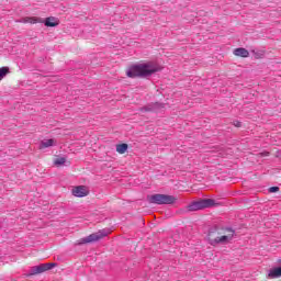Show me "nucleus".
I'll use <instances>...</instances> for the list:
<instances>
[{
  "instance_id": "obj_11",
  "label": "nucleus",
  "mask_w": 281,
  "mask_h": 281,
  "mask_svg": "<svg viewBox=\"0 0 281 281\" xmlns=\"http://www.w3.org/2000/svg\"><path fill=\"white\" fill-rule=\"evenodd\" d=\"M126 150H128V144L122 143V144L116 145V153H119L120 155H124V153H126Z\"/></svg>"
},
{
  "instance_id": "obj_16",
  "label": "nucleus",
  "mask_w": 281,
  "mask_h": 281,
  "mask_svg": "<svg viewBox=\"0 0 281 281\" xmlns=\"http://www.w3.org/2000/svg\"><path fill=\"white\" fill-rule=\"evenodd\" d=\"M269 192H270V193L280 192V187H270V188H269Z\"/></svg>"
},
{
  "instance_id": "obj_9",
  "label": "nucleus",
  "mask_w": 281,
  "mask_h": 281,
  "mask_svg": "<svg viewBox=\"0 0 281 281\" xmlns=\"http://www.w3.org/2000/svg\"><path fill=\"white\" fill-rule=\"evenodd\" d=\"M72 194L78 199H82L83 196L89 195V190H87V187L85 186H78L72 189Z\"/></svg>"
},
{
  "instance_id": "obj_7",
  "label": "nucleus",
  "mask_w": 281,
  "mask_h": 281,
  "mask_svg": "<svg viewBox=\"0 0 281 281\" xmlns=\"http://www.w3.org/2000/svg\"><path fill=\"white\" fill-rule=\"evenodd\" d=\"M105 236H109V232L106 229H101L97 233H92L87 237H83L79 240L78 245H87L89 243H98V240H102V238H105Z\"/></svg>"
},
{
  "instance_id": "obj_12",
  "label": "nucleus",
  "mask_w": 281,
  "mask_h": 281,
  "mask_svg": "<svg viewBox=\"0 0 281 281\" xmlns=\"http://www.w3.org/2000/svg\"><path fill=\"white\" fill-rule=\"evenodd\" d=\"M52 146H54V139L53 138L42 140L41 144H40V148H49Z\"/></svg>"
},
{
  "instance_id": "obj_8",
  "label": "nucleus",
  "mask_w": 281,
  "mask_h": 281,
  "mask_svg": "<svg viewBox=\"0 0 281 281\" xmlns=\"http://www.w3.org/2000/svg\"><path fill=\"white\" fill-rule=\"evenodd\" d=\"M165 106L166 104L164 103L155 102L140 108L139 111H142V113H157V111H161Z\"/></svg>"
},
{
  "instance_id": "obj_17",
  "label": "nucleus",
  "mask_w": 281,
  "mask_h": 281,
  "mask_svg": "<svg viewBox=\"0 0 281 281\" xmlns=\"http://www.w3.org/2000/svg\"><path fill=\"white\" fill-rule=\"evenodd\" d=\"M269 151H262L259 154V157H269Z\"/></svg>"
},
{
  "instance_id": "obj_2",
  "label": "nucleus",
  "mask_w": 281,
  "mask_h": 281,
  "mask_svg": "<svg viewBox=\"0 0 281 281\" xmlns=\"http://www.w3.org/2000/svg\"><path fill=\"white\" fill-rule=\"evenodd\" d=\"M158 71H161V66L153 61H148L144 64L132 65L127 69L126 76L127 78H150L153 74H157Z\"/></svg>"
},
{
  "instance_id": "obj_1",
  "label": "nucleus",
  "mask_w": 281,
  "mask_h": 281,
  "mask_svg": "<svg viewBox=\"0 0 281 281\" xmlns=\"http://www.w3.org/2000/svg\"><path fill=\"white\" fill-rule=\"evenodd\" d=\"M234 234H236V231L232 227L213 225L209 228L206 240L212 247L228 245V243L234 239Z\"/></svg>"
},
{
  "instance_id": "obj_14",
  "label": "nucleus",
  "mask_w": 281,
  "mask_h": 281,
  "mask_svg": "<svg viewBox=\"0 0 281 281\" xmlns=\"http://www.w3.org/2000/svg\"><path fill=\"white\" fill-rule=\"evenodd\" d=\"M67 161L66 157H59L54 160L55 166H64V164Z\"/></svg>"
},
{
  "instance_id": "obj_15",
  "label": "nucleus",
  "mask_w": 281,
  "mask_h": 281,
  "mask_svg": "<svg viewBox=\"0 0 281 281\" xmlns=\"http://www.w3.org/2000/svg\"><path fill=\"white\" fill-rule=\"evenodd\" d=\"M255 58H265V52L262 50H252Z\"/></svg>"
},
{
  "instance_id": "obj_18",
  "label": "nucleus",
  "mask_w": 281,
  "mask_h": 281,
  "mask_svg": "<svg viewBox=\"0 0 281 281\" xmlns=\"http://www.w3.org/2000/svg\"><path fill=\"white\" fill-rule=\"evenodd\" d=\"M234 125H235L237 128H240L241 123H240L239 121H236V122L234 123Z\"/></svg>"
},
{
  "instance_id": "obj_10",
  "label": "nucleus",
  "mask_w": 281,
  "mask_h": 281,
  "mask_svg": "<svg viewBox=\"0 0 281 281\" xmlns=\"http://www.w3.org/2000/svg\"><path fill=\"white\" fill-rule=\"evenodd\" d=\"M233 54L235 56H239L240 58H249V50H247V48H243V47L235 48Z\"/></svg>"
},
{
  "instance_id": "obj_13",
  "label": "nucleus",
  "mask_w": 281,
  "mask_h": 281,
  "mask_svg": "<svg viewBox=\"0 0 281 281\" xmlns=\"http://www.w3.org/2000/svg\"><path fill=\"white\" fill-rule=\"evenodd\" d=\"M10 74V68L9 67H1L0 68V80H3L5 76Z\"/></svg>"
},
{
  "instance_id": "obj_5",
  "label": "nucleus",
  "mask_w": 281,
  "mask_h": 281,
  "mask_svg": "<svg viewBox=\"0 0 281 281\" xmlns=\"http://www.w3.org/2000/svg\"><path fill=\"white\" fill-rule=\"evenodd\" d=\"M23 23H31V24L44 23L46 27H57V25H59L60 22L58 21V18L49 16V18H46L45 20L41 18H25L23 20Z\"/></svg>"
},
{
  "instance_id": "obj_4",
  "label": "nucleus",
  "mask_w": 281,
  "mask_h": 281,
  "mask_svg": "<svg viewBox=\"0 0 281 281\" xmlns=\"http://www.w3.org/2000/svg\"><path fill=\"white\" fill-rule=\"evenodd\" d=\"M214 205H216L214 199H200L187 205V210L188 212H199V210H207V207H214Z\"/></svg>"
},
{
  "instance_id": "obj_3",
  "label": "nucleus",
  "mask_w": 281,
  "mask_h": 281,
  "mask_svg": "<svg viewBox=\"0 0 281 281\" xmlns=\"http://www.w3.org/2000/svg\"><path fill=\"white\" fill-rule=\"evenodd\" d=\"M147 201L154 205H175L178 199L175 195L156 193L148 195Z\"/></svg>"
},
{
  "instance_id": "obj_6",
  "label": "nucleus",
  "mask_w": 281,
  "mask_h": 281,
  "mask_svg": "<svg viewBox=\"0 0 281 281\" xmlns=\"http://www.w3.org/2000/svg\"><path fill=\"white\" fill-rule=\"evenodd\" d=\"M58 263L50 262V263H42L38 266L32 267L29 272L25 274L26 278H32V276H38V273H45V271H50L54 267H57Z\"/></svg>"
}]
</instances>
